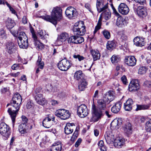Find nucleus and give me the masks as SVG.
Wrapping results in <instances>:
<instances>
[{
	"mask_svg": "<svg viewBox=\"0 0 151 151\" xmlns=\"http://www.w3.org/2000/svg\"><path fill=\"white\" fill-rule=\"evenodd\" d=\"M76 126L73 123H67L64 128L65 133L67 134L71 133L73 131Z\"/></svg>",
	"mask_w": 151,
	"mask_h": 151,
	"instance_id": "24",
	"label": "nucleus"
},
{
	"mask_svg": "<svg viewBox=\"0 0 151 151\" xmlns=\"http://www.w3.org/2000/svg\"><path fill=\"white\" fill-rule=\"evenodd\" d=\"M144 84L147 87L149 88L151 87V81H146L145 82Z\"/></svg>",
	"mask_w": 151,
	"mask_h": 151,
	"instance_id": "63",
	"label": "nucleus"
},
{
	"mask_svg": "<svg viewBox=\"0 0 151 151\" xmlns=\"http://www.w3.org/2000/svg\"><path fill=\"white\" fill-rule=\"evenodd\" d=\"M76 9L72 6L68 7L66 9L65 13L67 16L71 18L75 16L76 14Z\"/></svg>",
	"mask_w": 151,
	"mask_h": 151,
	"instance_id": "21",
	"label": "nucleus"
},
{
	"mask_svg": "<svg viewBox=\"0 0 151 151\" xmlns=\"http://www.w3.org/2000/svg\"><path fill=\"white\" fill-rule=\"evenodd\" d=\"M73 32L75 35L83 36L86 32V29L83 24L82 22L76 23L73 28Z\"/></svg>",
	"mask_w": 151,
	"mask_h": 151,
	"instance_id": "7",
	"label": "nucleus"
},
{
	"mask_svg": "<svg viewBox=\"0 0 151 151\" xmlns=\"http://www.w3.org/2000/svg\"><path fill=\"white\" fill-rule=\"evenodd\" d=\"M124 132L127 135L131 134L132 133V127L131 124L129 123L125 124L123 127Z\"/></svg>",
	"mask_w": 151,
	"mask_h": 151,
	"instance_id": "32",
	"label": "nucleus"
},
{
	"mask_svg": "<svg viewBox=\"0 0 151 151\" xmlns=\"http://www.w3.org/2000/svg\"><path fill=\"white\" fill-rule=\"evenodd\" d=\"M89 111L87 106L84 104H81L78 106L77 109V114L78 116L81 118H84L88 114Z\"/></svg>",
	"mask_w": 151,
	"mask_h": 151,
	"instance_id": "10",
	"label": "nucleus"
},
{
	"mask_svg": "<svg viewBox=\"0 0 151 151\" xmlns=\"http://www.w3.org/2000/svg\"><path fill=\"white\" fill-rule=\"evenodd\" d=\"M22 122L21 124H26L28 121V119L24 116H22Z\"/></svg>",
	"mask_w": 151,
	"mask_h": 151,
	"instance_id": "53",
	"label": "nucleus"
},
{
	"mask_svg": "<svg viewBox=\"0 0 151 151\" xmlns=\"http://www.w3.org/2000/svg\"><path fill=\"white\" fill-rule=\"evenodd\" d=\"M121 80L123 83L124 84H126L127 82L126 77L125 76H123L121 78Z\"/></svg>",
	"mask_w": 151,
	"mask_h": 151,
	"instance_id": "58",
	"label": "nucleus"
},
{
	"mask_svg": "<svg viewBox=\"0 0 151 151\" xmlns=\"http://www.w3.org/2000/svg\"><path fill=\"white\" fill-rule=\"evenodd\" d=\"M147 57H151V55L148 52L145 53L144 55H141V57L142 59L144 58H146L145 57L147 58Z\"/></svg>",
	"mask_w": 151,
	"mask_h": 151,
	"instance_id": "55",
	"label": "nucleus"
},
{
	"mask_svg": "<svg viewBox=\"0 0 151 151\" xmlns=\"http://www.w3.org/2000/svg\"><path fill=\"white\" fill-rule=\"evenodd\" d=\"M36 65L38 66V67L37 69L36 73H38L40 71L39 69L40 68L41 69H43L44 65V62L42 61L41 58H40L39 57H38V59L36 63Z\"/></svg>",
	"mask_w": 151,
	"mask_h": 151,
	"instance_id": "34",
	"label": "nucleus"
},
{
	"mask_svg": "<svg viewBox=\"0 0 151 151\" xmlns=\"http://www.w3.org/2000/svg\"><path fill=\"white\" fill-rule=\"evenodd\" d=\"M87 85V83L85 80H82L81 81L78 83V89L80 91H83L86 88Z\"/></svg>",
	"mask_w": 151,
	"mask_h": 151,
	"instance_id": "38",
	"label": "nucleus"
},
{
	"mask_svg": "<svg viewBox=\"0 0 151 151\" xmlns=\"http://www.w3.org/2000/svg\"><path fill=\"white\" fill-rule=\"evenodd\" d=\"M10 31L11 33L14 37H17L18 36V32L14 30H10Z\"/></svg>",
	"mask_w": 151,
	"mask_h": 151,
	"instance_id": "61",
	"label": "nucleus"
},
{
	"mask_svg": "<svg viewBox=\"0 0 151 151\" xmlns=\"http://www.w3.org/2000/svg\"><path fill=\"white\" fill-rule=\"evenodd\" d=\"M28 127L26 124H21L18 127L19 133L23 136H26L28 132Z\"/></svg>",
	"mask_w": 151,
	"mask_h": 151,
	"instance_id": "23",
	"label": "nucleus"
},
{
	"mask_svg": "<svg viewBox=\"0 0 151 151\" xmlns=\"http://www.w3.org/2000/svg\"><path fill=\"white\" fill-rule=\"evenodd\" d=\"M84 38L81 37L76 35L72 36L68 39V42L69 43L80 44L84 41Z\"/></svg>",
	"mask_w": 151,
	"mask_h": 151,
	"instance_id": "12",
	"label": "nucleus"
},
{
	"mask_svg": "<svg viewBox=\"0 0 151 151\" xmlns=\"http://www.w3.org/2000/svg\"><path fill=\"white\" fill-rule=\"evenodd\" d=\"M122 103L120 102H116L111 108L112 112L114 113H118L121 107Z\"/></svg>",
	"mask_w": 151,
	"mask_h": 151,
	"instance_id": "30",
	"label": "nucleus"
},
{
	"mask_svg": "<svg viewBox=\"0 0 151 151\" xmlns=\"http://www.w3.org/2000/svg\"><path fill=\"white\" fill-rule=\"evenodd\" d=\"M147 68L145 66L140 67L139 69L138 73L140 74H144L147 70Z\"/></svg>",
	"mask_w": 151,
	"mask_h": 151,
	"instance_id": "48",
	"label": "nucleus"
},
{
	"mask_svg": "<svg viewBox=\"0 0 151 151\" xmlns=\"http://www.w3.org/2000/svg\"><path fill=\"white\" fill-rule=\"evenodd\" d=\"M134 44L137 46L142 47L145 45V38L142 37L137 36L133 40Z\"/></svg>",
	"mask_w": 151,
	"mask_h": 151,
	"instance_id": "20",
	"label": "nucleus"
},
{
	"mask_svg": "<svg viewBox=\"0 0 151 151\" xmlns=\"http://www.w3.org/2000/svg\"><path fill=\"white\" fill-rule=\"evenodd\" d=\"M6 51L12 54L17 51V47L15 44L12 42H8L6 45Z\"/></svg>",
	"mask_w": 151,
	"mask_h": 151,
	"instance_id": "19",
	"label": "nucleus"
},
{
	"mask_svg": "<svg viewBox=\"0 0 151 151\" xmlns=\"http://www.w3.org/2000/svg\"><path fill=\"white\" fill-rule=\"evenodd\" d=\"M133 8L135 13L140 18H145L147 15V8L143 6H139L136 8L134 5Z\"/></svg>",
	"mask_w": 151,
	"mask_h": 151,
	"instance_id": "6",
	"label": "nucleus"
},
{
	"mask_svg": "<svg viewBox=\"0 0 151 151\" xmlns=\"http://www.w3.org/2000/svg\"><path fill=\"white\" fill-rule=\"evenodd\" d=\"M38 34L39 36L42 39H45L47 38V36H48V34H46L45 31L44 33L42 30H39L38 31Z\"/></svg>",
	"mask_w": 151,
	"mask_h": 151,
	"instance_id": "40",
	"label": "nucleus"
},
{
	"mask_svg": "<svg viewBox=\"0 0 151 151\" xmlns=\"http://www.w3.org/2000/svg\"><path fill=\"white\" fill-rule=\"evenodd\" d=\"M82 139L81 138H79L76 142L75 146L76 147H78L79 145L80 144L81 142Z\"/></svg>",
	"mask_w": 151,
	"mask_h": 151,
	"instance_id": "60",
	"label": "nucleus"
},
{
	"mask_svg": "<svg viewBox=\"0 0 151 151\" xmlns=\"http://www.w3.org/2000/svg\"><path fill=\"white\" fill-rule=\"evenodd\" d=\"M10 127L4 122L0 124V133L5 140L7 139L10 134Z\"/></svg>",
	"mask_w": 151,
	"mask_h": 151,
	"instance_id": "5",
	"label": "nucleus"
},
{
	"mask_svg": "<svg viewBox=\"0 0 151 151\" xmlns=\"http://www.w3.org/2000/svg\"><path fill=\"white\" fill-rule=\"evenodd\" d=\"M6 26L8 29L10 30L12 29L15 25L14 21L11 18H8L5 23Z\"/></svg>",
	"mask_w": 151,
	"mask_h": 151,
	"instance_id": "31",
	"label": "nucleus"
},
{
	"mask_svg": "<svg viewBox=\"0 0 151 151\" xmlns=\"http://www.w3.org/2000/svg\"><path fill=\"white\" fill-rule=\"evenodd\" d=\"M85 7L88 9L92 13L93 12L91 11L90 5L88 3L86 4L85 5Z\"/></svg>",
	"mask_w": 151,
	"mask_h": 151,
	"instance_id": "59",
	"label": "nucleus"
},
{
	"mask_svg": "<svg viewBox=\"0 0 151 151\" xmlns=\"http://www.w3.org/2000/svg\"><path fill=\"white\" fill-rule=\"evenodd\" d=\"M0 37L2 39H4L7 37L5 31L2 29H0Z\"/></svg>",
	"mask_w": 151,
	"mask_h": 151,
	"instance_id": "49",
	"label": "nucleus"
},
{
	"mask_svg": "<svg viewBox=\"0 0 151 151\" xmlns=\"http://www.w3.org/2000/svg\"><path fill=\"white\" fill-rule=\"evenodd\" d=\"M96 7L99 12L100 13L104 11L105 8L108 7V4L104 5V0H97Z\"/></svg>",
	"mask_w": 151,
	"mask_h": 151,
	"instance_id": "18",
	"label": "nucleus"
},
{
	"mask_svg": "<svg viewBox=\"0 0 151 151\" xmlns=\"http://www.w3.org/2000/svg\"><path fill=\"white\" fill-rule=\"evenodd\" d=\"M62 147L61 144L59 142L53 143L51 147V151H61Z\"/></svg>",
	"mask_w": 151,
	"mask_h": 151,
	"instance_id": "29",
	"label": "nucleus"
},
{
	"mask_svg": "<svg viewBox=\"0 0 151 151\" xmlns=\"http://www.w3.org/2000/svg\"><path fill=\"white\" fill-rule=\"evenodd\" d=\"M111 5L113 11V13L117 17L120 16V15L117 12L116 9L114 6L113 4H111Z\"/></svg>",
	"mask_w": 151,
	"mask_h": 151,
	"instance_id": "51",
	"label": "nucleus"
},
{
	"mask_svg": "<svg viewBox=\"0 0 151 151\" xmlns=\"http://www.w3.org/2000/svg\"><path fill=\"white\" fill-rule=\"evenodd\" d=\"M117 17H118L116 22V25L119 27H122L124 26L126 21L124 18L121 17V15Z\"/></svg>",
	"mask_w": 151,
	"mask_h": 151,
	"instance_id": "36",
	"label": "nucleus"
},
{
	"mask_svg": "<svg viewBox=\"0 0 151 151\" xmlns=\"http://www.w3.org/2000/svg\"><path fill=\"white\" fill-rule=\"evenodd\" d=\"M41 90L40 88H37L35 90V93L36 95L35 96V100L38 104L43 106L46 103V101L45 98L43 97L42 95L38 93Z\"/></svg>",
	"mask_w": 151,
	"mask_h": 151,
	"instance_id": "11",
	"label": "nucleus"
},
{
	"mask_svg": "<svg viewBox=\"0 0 151 151\" xmlns=\"http://www.w3.org/2000/svg\"><path fill=\"white\" fill-rule=\"evenodd\" d=\"M102 33L106 39H108L110 37V33L108 30L104 29L102 31Z\"/></svg>",
	"mask_w": 151,
	"mask_h": 151,
	"instance_id": "47",
	"label": "nucleus"
},
{
	"mask_svg": "<svg viewBox=\"0 0 151 151\" xmlns=\"http://www.w3.org/2000/svg\"><path fill=\"white\" fill-rule=\"evenodd\" d=\"M106 102L103 99L97 101V106L94 104L92 106V116L90 120V122H95L100 119L103 116V113L107 110Z\"/></svg>",
	"mask_w": 151,
	"mask_h": 151,
	"instance_id": "2",
	"label": "nucleus"
},
{
	"mask_svg": "<svg viewBox=\"0 0 151 151\" xmlns=\"http://www.w3.org/2000/svg\"><path fill=\"white\" fill-rule=\"evenodd\" d=\"M145 129L147 132H150L151 130V119L147 121L145 124Z\"/></svg>",
	"mask_w": 151,
	"mask_h": 151,
	"instance_id": "44",
	"label": "nucleus"
},
{
	"mask_svg": "<svg viewBox=\"0 0 151 151\" xmlns=\"http://www.w3.org/2000/svg\"><path fill=\"white\" fill-rule=\"evenodd\" d=\"M103 11V12L101 14L97 25L95 27L94 31L93 32L94 35H95L97 31L101 28L102 18L103 17L105 20H108L111 17V13L109 10L108 8V7L106 8H105V9Z\"/></svg>",
	"mask_w": 151,
	"mask_h": 151,
	"instance_id": "4",
	"label": "nucleus"
},
{
	"mask_svg": "<svg viewBox=\"0 0 151 151\" xmlns=\"http://www.w3.org/2000/svg\"><path fill=\"white\" fill-rule=\"evenodd\" d=\"M110 59L112 63L115 65L120 61L121 58L119 55H114L111 57Z\"/></svg>",
	"mask_w": 151,
	"mask_h": 151,
	"instance_id": "37",
	"label": "nucleus"
},
{
	"mask_svg": "<svg viewBox=\"0 0 151 151\" xmlns=\"http://www.w3.org/2000/svg\"><path fill=\"white\" fill-rule=\"evenodd\" d=\"M32 35V37L34 40V44L36 47L39 50H42L44 47V45L37 40V37L34 33V31L31 30Z\"/></svg>",
	"mask_w": 151,
	"mask_h": 151,
	"instance_id": "16",
	"label": "nucleus"
},
{
	"mask_svg": "<svg viewBox=\"0 0 151 151\" xmlns=\"http://www.w3.org/2000/svg\"><path fill=\"white\" fill-rule=\"evenodd\" d=\"M61 11V9L60 7H56L53 9L51 12V16L46 15L41 16L40 17L54 24H56L57 21H60L62 18Z\"/></svg>",
	"mask_w": 151,
	"mask_h": 151,
	"instance_id": "3",
	"label": "nucleus"
},
{
	"mask_svg": "<svg viewBox=\"0 0 151 151\" xmlns=\"http://www.w3.org/2000/svg\"><path fill=\"white\" fill-rule=\"evenodd\" d=\"M22 101V98L20 94L17 93H15L13 96L10 104L7 105V107L9 105L12 107L9 108L7 111L10 116L12 122L14 123L17 115L19 110Z\"/></svg>",
	"mask_w": 151,
	"mask_h": 151,
	"instance_id": "1",
	"label": "nucleus"
},
{
	"mask_svg": "<svg viewBox=\"0 0 151 151\" xmlns=\"http://www.w3.org/2000/svg\"><path fill=\"white\" fill-rule=\"evenodd\" d=\"M136 62L137 60L134 56H127L125 57L124 59L125 63L129 66H133L135 65Z\"/></svg>",
	"mask_w": 151,
	"mask_h": 151,
	"instance_id": "14",
	"label": "nucleus"
},
{
	"mask_svg": "<svg viewBox=\"0 0 151 151\" xmlns=\"http://www.w3.org/2000/svg\"><path fill=\"white\" fill-rule=\"evenodd\" d=\"M115 43L113 41H108L107 44L106 48L109 50H111L116 46Z\"/></svg>",
	"mask_w": 151,
	"mask_h": 151,
	"instance_id": "39",
	"label": "nucleus"
},
{
	"mask_svg": "<svg viewBox=\"0 0 151 151\" xmlns=\"http://www.w3.org/2000/svg\"><path fill=\"white\" fill-rule=\"evenodd\" d=\"M83 74L80 70L74 73V77L77 80L81 79L83 77Z\"/></svg>",
	"mask_w": 151,
	"mask_h": 151,
	"instance_id": "42",
	"label": "nucleus"
},
{
	"mask_svg": "<svg viewBox=\"0 0 151 151\" xmlns=\"http://www.w3.org/2000/svg\"><path fill=\"white\" fill-rule=\"evenodd\" d=\"M59 39H61L63 41H65L68 37V34L64 32L61 34L59 36Z\"/></svg>",
	"mask_w": 151,
	"mask_h": 151,
	"instance_id": "46",
	"label": "nucleus"
},
{
	"mask_svg": "<svg viewBox=\"0 0 151 151\" xmlns=\"http://www.w3.org/2000/svg\"><path fill=\"white\" fill-rule=\"evenodd\" d=\"M139 85L138 81L136 79L132 80L129 86V90L130 91H135L139 88Z\"/></svg>",
	"mask_w": 151,
	"mask_h": 151,
	"instance_id": "13",
	"label": "nucleus"
},
{
	"mask_svg": "<svg viewBox=\"0 0 151 151\" xmlns=\"http://www.w3.org/2000/svg\"><path fill=\"white\" fill-rule=\"evenodd\" d=\"M12 69L13 70H17L18 69L21 70L23 68L21 64H14L11 67Z\"/></svg>",
	"mask_w": 151,
	"mask_h": 151,
	"instance_id": "45",
	"label": "nucleus"
},
{
	"mask_svg": "<svg viewBox=\"0 0 151 151\" xmlns=\"http://www.w3.org/2000/svg\"><path fill=\"white\" fill-rule=\"evenodd\" d=\"M9 91V89L8 88H4L1 89V91L2 94H5Z\"/></svg>",
	"mask_w": 151,
	"mask_h": 151,
	"instance_id": "57",
	"label": "nucleus"
},
{
	"mask_svg": "<svg viewBox=\"0 0 151 151\" xmlns=\"http://www.w3.org/2000/svg\"><path fill=\"white\" fill-rule=\"evenodd\" d=\"M18 44L21 48L26 49L28 47V39L25 40H23L20 41H18Z\"/></svg>",
	"mask_w": 151,
	"mask_h": 151,
	"instance_id": "35",
	"label": "nucleus"
},
{
	"mask_svg": "<svg viewBox=\"0 0 151 151\" xmlns=\"http://www.w3.org/2000/svg\"><path fill=\"white\" fill-rule=\"evenodd\" d=\"M55 117L53 115L49 114L43 120L42 122L43 126L46 128H49L51 125V121H53Z\"/></svg>",
	"mask_w": 151,
	"mask_h": 151,
	"instance_id": "15",
	"label": "nucleus"
},
{
	"mask_svg": "<svg viewBox=\"0 0 151 151\" xmlns=\"http://www.w3.org/2000/svg\"><path fill=\"white\" fill-rule=\"evenodd\" d=\"M71 66L70 61L65 58L60 60L58 64L59 68L61 70L65 71L68 70Z\"/></svg>",
	"mask_w": 151,
	"mask_h": 151,
	"instance_id": "9",
	"label": "nucleus"
},
{
	"mask_svg": "<svg viewBox=\"0 0 151 151\" xmlns=\"http://www.w3.org/2000/svg\"><path fill=\"white\" fill-rule=\"evenodd\" d=\"M55 114L56 116L63 120H65L68 118L70 116L68 111L64 109H60L56 110Z\"/></svg>",
	"mask_w": 151,
	"mask_h": 151,
	"instance_id": "8",
	"label": "nucleus"
},
{
	"mask_svg": "<svg viewBox=\"0 0 151 151\" xmlns=\"http://www.w3.org/2000/svg\"><path fill=\"white\" fill-rule=\"evenodd\" d=\"M115 93L113 91H110L106 93L104 97L105 99L109 103L113 101L114 99Z\"/></svg>",
	"mask_w": 151,
	"mask_h": 151,
	"instance_id": "27",
	"label": "nucleus"
},
{
	"mask_svg": "<svg viewBox=\"0 0 151 151\" xmlns=\"http://www.w3.org/2000/svg\"><path fill=\"white\" fill-rule=\"evenodd\" d=\"M118 9L119 12L122 15L127 14L129 11L127 5L124 3H122L119 4Z\"/></svg>",
	"mask_w": 151,
	"mask_h": 151,
	"instance_id": "17",
	"label": "nucleus"
},
{
	"mask_svg": "<svg viewBox=\"0 0 151 151\" xmlns=\"http://www.w3.org/2000/svg\"><path fill=\"white\" fill-rule=\"evenodd\" d=\"M73 57L75 59L78 58L79 61H81L83 60L85 58L83 56H81L79 55H73Z\"/></svg>",
	"mask_w": 151,
	"mask_h": 151,
	"instance_id": "50",
	"label": "nucleus"
},
{
	"mask_svg": "<svg viewBox=\"0 0 151 151\" xmlns=\"http://www.w3.org/2000/svg\"><path fill=\"white\" fill-rule=\"evenodd\" d=\"M124 139L122 137H117L114 142V146L117 148L121 147L123 145L125 142Z\"/></svg>",
	"mask_w": 151,
	"mask_h": 151,
	"instance_id": "25",
	"label": "nucleus"
},
{
	"mask_svg": "<svg viewBox=\"0 0 151 151\" xmlns=\"http://www.w3.org/2000/svg\"><path fill=\"white\" fill-rule=\"evenodd\" d=\"M104 138L106 142L108 144H112L115 140L114 135L107 133L105 134Z\"/></svg>",
	"mask_w": 151,
	"mask_h": 151,
	"instance_id": "28",
	"label": "nucleus"
},
{
	"mask_svg": "<svg viewBox=\"0 0 151 151\" xmlns=\"http://www.w3.org/2000/svg\"><path fill=\"white\" fill-rule=\"evenodd\" d=\"M33 103L31 101H28L26 105V106L28 109H30L32 106Z\"/></svg>",
	"mask_w": 151,
	"mask_h": 151,
	"instance_id": "64",
	"label": "nucleus"
},
{
	"mask_svg": "<svg viewBox=\"0 0 151 151\" xmlns=\"http://www.w3.org/2000/svg\"><path fill=\"white\" fill-rule=\"evenodd\" d=\"M133 101L131 99H129L124 104V108L126 111H130L132 108Z\"/></svg>",
	"mask_w": 151,
	"mask_h": 151,
	"instance_id": "26",
	"label": "nucleus"
},
{
	"mask_svg": "<svg viewBox=\"0 0 151 151\" xmlns=\"http://www.w3.org/2000/svg\"><path fill=\"white\" fill-rule=\"evenodd\" d=\"M122 123V120L121 119H115L111 122L110 127L112 129H118L121 125Z\"/></svg>",
	"mask_w": 151,
	"mask_h": 151,
	"instance_id": "22",
	"label": "nucleus"
},
{
	"mask_svg": "<svg viewBox=\"0 0 151 151\" xmlns=\"http://www.w3.org/2000/svg\"><path fill=\"white\" fill-rule=\"evenodd\" d=\"M119 37L122 40H125L127 39V36L124 34H123L122 32L120 33L119 35Z\"/></svg>",
	"mask_w": 151,
	"mask_h": 151,
	"instance_id": "56",
	"label": "nucleus"
},
{
	"mask_svg": "<svg viewBox=\"0 0 151 151\" xmlns=\"http://www.w3.org/2000/svg\"><path fill=\"white\" fill-rule=\"evenodd\" d=\"M150 106L149 105H137L136 110L137 111L139 110H145L149 109Z\"/></svg>",
	"mask_w": 151,
	"mask_h": 151,
	"instance_id": "41",
	"label": "nucleus"
},
{
	"mask_svg": "<svg viewBox=\"0 0 151 151\" xmlns=\"http://www.w3.org/2000/svg\"><path fill=\"white\" fill-rule=\"evenodd\" d=\"M78 131L76 128V129L74 132L72 136H73V138L76 139L78 136Z\"/></svg>",
	"mask_w": 151,
	"mask_h": 151,
	"instance_id": "62",
	"label": "nucleus"
},
{
	"mask_svg": "<svg viewBox=\"0 0 151 151\" xmlns=\"http://www.w3.org/2000/svg\"><path fill=\"white\" fill-rule=\"evenodd\" d=\"M90 52L94 61L96 60L100 59L101 55L98 50L92 49L90 50Z\"/></svg>",
	"mask_w": 151,
	"mask_h": 151,
	"instance_id": "33",
	"label": "nucleus"
},
{
	"mask_svg": "<svg viewBox=\"0 0 151 151\" xmlns=\"http://www.w3.org/2000/svg\"><path fill=\"white\" fill-rule=\"evenodd\" d=\"M136 3H137L141 5H144L146 3V0H134Z\"/></svg>",
	"mask_w": 151,
	"mask_h": 151,
	"instance_id": "54",
	"label": "nucleus"
},
{
	"mask_svg": "<svg viewBox=\"0 0 151 151\" xmlns=\"http://www.w3.org/2000/svg\"><path fill=\"white\" fill-rule=\"evenodd\" d=\"M63 41L60 39H59V37H58V38L56 40L55 42V44L56 45H60L62 44Z\"/></svg>",
	"mask_w": 151,
	"mask_h": 151,
	"instance_id": "52",
	"label": "nucleus"
},
{
	"mask_svg": "<svg viewBox=\"0 0 151 151\" xmlns=\"http://www.w3.org/2000/svg\"><path fill=\"white\" fill-rule=\"evenodd\" d=\"M17 36L18 39V41H20L23 40H26L28 39L27 37L24 32H20Z\"/></svg>",
	"mask_w": 151,
	"mask_h": 151,
	"instance_id": "43",
	"label": "nucleus"
}]
</instances>
